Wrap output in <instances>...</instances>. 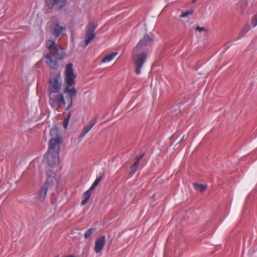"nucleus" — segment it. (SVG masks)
I'll return each instance as SVG.
<instances>
[{"label":"nucleus","instance_id":"obj_1","mask_svg":"<svg viewBox=\"0 0 257 257\" xmlns=\"http://www.w3.org/2000/svg\"><path fill=\"white\" fill-rule=\"evenodd\" d=\"M50 136L49 150L45 156V160L48 166L53 168L57 166L60 162L59 151L62 140L59 131L56 127L51 129Z\"/></svg>","mask_w":257,"mask_h":257},{"label":"nucleus","instance_id":"obj_2","mask_svg":"<svg viewBox=\"0 0 257 257\" xmlns=\"http://www.w3.org/2000/svg\"><path fill=\"white\" fill-rule=\"evenodd\" d=\"M52 56L57 59H62L65 56L64 50L57 46L49 54H46L45 56L49 66L53 69H56L58 67V63L57 60L52 59L51 56Z\"/></svg>","mask_w":257,"mask_h":257},{"label":"nucleus","instance_id":"obj_3","mask_svg":"<svg viewBox=\"0 0 257 257\" xmlns=\"http://www.w3.org/2000/svg\"><path fill=\"white\" fill-rule=\"evenodd\" d=\"M62 87V79L60 73H53L49 79L48 95L60 92Z\"/></svg>","mask_w":257,"mask_h":257},{"label":"nucleus","instance_id":"obj_4","mask_svg":"<svg viewBox=\"0 0 257 257\" xmlns=\"http://www.w3.org/2000/svg\"><path fill=\"white\" fill-rule=\"evenodd\" d=\"M132 60L135 65V72L140 74L141 69L147 59V53L144 51H136L133 50L132 53Z\"/></svg>","mask_w":257,"mask_h":257},{"label":"nucleus","instance_id":"obj_5","mask_svg":"<svg viewBox=\"0 0 257 257\" xmlns=\"http://www.w3.org/2000/svg\"><path fill=\"white\" fill-rule=\"evenodd\" d=\"M49 104L55 109H59L62 104L65 103L64 97L62 93H56L49 95Z\"/></svg>","mask_w":257,"mask_h":257},{"label":"nucleus","instance_id":"obj_6","mask_svg":"<svg viewBox=\"0 0 257 257\" xmlns=\"http://www.w3.org/2000/svg\"><path fill=\"white\" fill-rule=\"evenodd\" d=\"M152 43L153 39L148 35H145L134 49L135 52L144 51L147 53Z\"/></svg>","mask_w":257,"mask_h":257},{"label":"nucleus","instance_id":"obj_7","mask_svg":"<svg viewBox=\"0 0 257 257\" xmlns=\"http://www.w3.org/2000/svg\"><path fill=\"white\" fill-rule=\"evenodd\" d=\"M76 76L73 72V64L68 63L66 65L65 70V83L66 85L70 87L75 84Z\"/></svg>","mask_w":257,"mask_h":257},{"label":"nucleus","instance_id":"obj_8","mask_svg":"<svg viewBox=\"0 0 257 257\" xmlns=\"http://www.w3.org/2000/svg\"><path fill=\"white\" fill-rule=\"evenodd\" d=\"M54 179L51 178H48L47 180L44 183L43 186L38 190L37 198L38 200L43 201L47 195L48 188L49 187L50 182Z\"/></svg>","mask_w":257,"mask_h":257},{"label":"nucleus","instance_id":"obj_9","mask_svg":"<svg viewBox=\"0 0 257 257\" xmlns=\"http://www.w3.org/2000/svg\"><path fill=\"white\" fill-rule=\"evenodd\" d=\"M95 28V25L93 23H89L88 25L85 39V47L87 46L90 41L94 38L95 33L94 31Z\"/></svg>","mask_w":257,"mask_h":257},{"label":"nucleus","instance_id":"obj_10","mask_svg":"<svg viewBox=\"0 0 257 257\" xmlns=\"http://www.w3.org/2000/svg\"><path fill=\"white\" fill-rule=\"evenodd\" d=\"M96 186V179L93 182L92 186L89 189L87 190L83 194V200L81 202V205L82 206L85 205L89 199H90V197L91 195V191L92 190H93L95 187Z\"/></svg>","mask_w":257,"mask_h":257},{"label":"nucleus","instance_id":"obj_11","mask_svg":"<svg viewBox=\"0 0 257 257\" xmlns=\"http://www.w3.org/2000/svg\"><path fill=\"white\" fill-rule=\"evenodd\" d=\"M69 87H70L66 86L65 88V90H64V92L68 93L70 96V98H69L70 104L67 106V109H69L71 107V106L72 105V97L75 96L76 94V89L74 87H72L71 88H70Z\"/></svg>","mask_w":257,"mask_h":257},{"label":"nucleus","instance_id":"obj_12","mask_svg":"<svg viewBox=\"0 0 257 257\" xmlns=\"http://www.w3.org/2000/svg\"><path fill=\"white\" fill-rule=\"evenodd\" d=\"M66 0H47V4L50 7H53L55 5L58 6L59 9H61L66 5Z\"/></svg>","mask_w":257,"mask_h":257},{"label":"nucleus","instance_id":"obj_13","mask_svg":"<svg viewBox=\"0 0 257 257\" xmlns=\"http://www.w3.org/2000/svg\"><path fill=\"white\" fill-rule=\"evenodd\" d=\"M65 32V29L64 27L60 26L59 25L57 24L56 25L55 28L54 29L52 34L55 37H59L61 35H63Z\"/></svg>","mask_w":257,"mask_h":257},{"label":"nucleus","instance_id":"obj_14","mask_svg":"<svg viewBox=\"0 0 257 257\" xmlns=\"http://www.w3.org/2000/svg\"><path fill=\"white\" fill-rule=\"evenodd\" d=\"M106 243L105 236L102 235L97 238V253L100 252Z\"/></svg>","mask_w":257,"mask_h":257},{"label":"nucleus","instance_id":"obj_15","mask_svg":"<svg viewBox=\"0 0 257 257\" xmlns=\"http://www.w3.org/2000/svg\"><path fill=\"white\" fill-rule=\"evenodd\" d=\"M94 122H90L88 125L85 126L83 128V130L79 136V139L81 140L85 135L88 133L91 128L93 126Z\"/></svg>","mask_w":257,"mask_h":257},{"label":"nucleus","instance_id":"obj_16","mask_svg":"<svg viewBox=\"0 0 257 257\" xmlns=\"http://www.w3.org/2000/svg\"><path fill=\"white\" fill-rule=\"evenodd\" d=\"M117 52H113L104 57L101 60V63H108L112 60L117 55Z\"/></svg>","mask_w":257,"mask_h":257},{"label":"nucleus","instance_id":"obj_17","mask_svg":"<svg viewBox=\"0 0 257 257\" xmlns=\"http://www.w3.org/2000/svg\"><path fill=\"white\" fill-rule=\"evenodd\" d=\"M46 46L47 48H48L50 52L52 51L53 49H54V48H55L57 46L56 44L55 41L50 39L46 41Z\"/></svg>","mask_w":257,"mask_h":257},{"label":"nucleus","instance_id":"obj_18","mask_svg":"<svg viewBox=\"0 0 257 257\" xmlns=\"http://www.w3.org/2000/svg\"><path fill=\"white\" fill-rule=\"evenodd\" d=\"M193 185L196 190L200 192L205 190L207 188V186L203 184H199L195 183L193 184Z\"/></svg>","mask_w":257,"mask_h":257},{"label":"nucleus","instance_id":"obj_19","mask_svg":"<svg viewBox=\"0 0 257 257\" xmlns=\"http://www.w3.org/2000/svg\"><path fill=\"white\" fill-rule=\"evenodd\" d=\"M250 29V28L248 25H245L240 31L239 33V38L243 37L245 34Z\"/></svg>","mask_w":257,"mask_h":257},{"label":"nucleus","instance_id":"obj_20","mask_svg":"<svg viewBox=\"0 0 257 257\" xmlns=\"http://www.w3.org/2000/svg\"><path fill=\"white\" fill-rule=\"evenodd\" d=\"M95 230V229L94 228H91L88 229L84 234L85 238H87L90 237Z\"/></svg>","mask_w":257,"mask_h":257},{"label":"nucleus","instance_id":"obj_21","mask_svg":"<svg viewBox=\"0 0 257 257\" xmlns=\"http://www.w3.org/2000/svg\"><path fill=\"white\" fill-rule=\"evenodd\" d=\"M251 24L253 28L257 26V13L252 17L251 20Z\"/></svg>","mask_w":257,"mask_h":257},{"label":"nucleus","instance_id":"obj_22","mask_svg":"<svg viewBox=\"0 0 257 257\" xmlns=\"http://www.w3.org/2000/svg\"><path fill=\"white\" fill-rule=\"evenodd\" d=\"M193 10H190L189 11H187L186 12H185V13H183V14H182L180 17V18H185V17H186L189 15H191L193 14Z\"/></svg>","mask_w":257,"mask_h":257},{"label":"nucleus","instance_id":"obj_23","mask_svg":"<svg viewBox=\"0 0 257 257\" xmlns=\"http://www.w3.org/2000/svg\"><path fill=\"white\" fill-rule=\"evenodd\" d=\"M70 116V114H69V115L68 116V117L67 118H65L64 119V120L63 121V125H64V126L65 128H66L68 126L69 119Z\"/></svg>","mask_w":257,"mask_h":257},{"label":"nucleus","instance_id":"obj_24","mask_svg":"<svg viewBox=\"0 0 257 257\" xmlns=\"http://www.w3.org/2000/svg\"><path fill=\"white\" fill-rule=\"evenodd\" d=\"M144 156V154H142L140 155L137 156L135 158V161H138L140 162V160L142 159Z\"/></svg>","mask_w":257,"mask_h":257},{"label":"nucleus","instance_id":"obj_25","mask_svg":"<svg viewBox=\"0 0 257 257\" xmlns=\"http://www.w3.org/2000/svg\"><path fill=\"white\" fill-rule=\"evenodd\" d=\"M204 29H205L204 27H201L199 26H197L195 29V30L196 31H198L199 32H202L204 30Z\"/></svg>","mask_w":257,"mask_h":257},{"label":"nucleus","instance_id":"obj_26","mask_svg":"<svg viewBox=\"0 0 257 257\" xmlns=\"http://www.w3.org/2000/svg\"><path fill=\"white\" fill-rule=\"evenodd\" d=\"M137 169L138 168L137 167H133V166L132 165L131 167L132 173L134 174L136 172Z\"/></svg>","mask_w":257,"mask_h":257},{"label":"nucleus","instance_id":"obj_27","mask_svg":"<svg viewBox=\"0 0 257 257\" xmlns=\"http://www.w3.org/2000/svg\"><path fill=\"white\" fill-rule=\"evenodd\" d=\"M140 162L138 161H135V163L132 165L133 167H137L138 168L139 166Z\"/></svg>","mask_w":257,"mask_h":257},{"label":"nucleus","instance_id":"obj_28","mask_svg":"<svg viewBox=\"0 0 257 257\" xmlns=\"http://www.w3.org/2000/svg\"><path fill=\"white\" fill-rule=\"evenodd\" d=\"M102 178V176H101V177H97V185L98 184V183H99V182L101 180Z\"/></svg>","mask_w":257,"mask_h":257},{"label":"nucleus","instance_id":"obj_29","mask_svg":"<svg viewBox=\"0 0 257 257\" xmlns=\"http://www.w3.org/2000/svg\"><path fill=\"white\" fill-rule=\"evenodd\" d=\"M94 249L96 251V240L95 241V244L94 246Z\"/></svg>","mask_w":257,"mask_h":257},{"label":"nucleus","instance_id":"obj_30","mask_svg":"<svg viewBox=\"0 0 257 257\" xmlns=\"http://www.w3.org/2000/svg\"><path fill=\"white\" fill-rule=\"evenodd\" d=\"M195 1H196V0H192V2H193V3H195Z\"/></svg>","mask_w":257,"mask_h":257}]
</instances>
